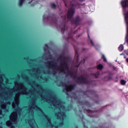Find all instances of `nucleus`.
I'll use <instances>...</instances> for the list:
<instances>
[{
    "label": "nucleus",
    "instance_id": "nucleus-1",
    "mask_svg": "<svg viewBox=\"0 0 128 128\" xmlns=\"http://www.w3.org/2000/svg\"><path fill=\"white\" fill-rule=\"evenodd\" d=\"M15 86L13 89H8L7 92L4 90V84L2 81H0V98L2 100H12L14 99L12 95L16 94L14 98V101L12 103V106L14 109V112L10 116V120L8 121L6 123L7 126L10 128H14V124L18 122V114L20 116V112L22 110L18 107L20 104V94H26L31 98V102L26 110V116L28 119L26 120V122L28 123L32 128H38L36 123L34 116V110H37L40 114V116H44L46 120L48 123L46 127L49 128H58L56 122L52 123L50 118L48 116L44 114L42 110L38 108L36 104V98H41L42 100L50 104L52 108H55L58 110V112L55 114L58 120H60L61 122L59 126H62L64 124V120L66 118V108L64 104L60 102V100L56 98V96L54 94H49L46 90H44L42 87L38 85L36 82H32L30 83L32 88V90L28 92L27 89L24 87L22 83H20L18 82H14Z\"/></svg>",
    "mask_w": 128,
    "mask_h": 128
},
{
    "label": "nucleus",
    "instance_id": "nucleus-2",
    "mask_svg": "<svg viewBox=\"0 0 128 128\" xmlns=\"http://www.w3.org/2000/svg\"><path fill=\"white\" fill-rule=\"evenodd\" d=\"M48 45L46 44L44 50L46 52H47V56H48L50 61H48L46 64L49 70H52V74H56L57 72H62V74H66V76H70L72 78H75L78 82L88 84L89 81L88 78H86L84 76L78 77L76 73L72 72L70 70L68 62L66 60L62 61V60H60V61L58 62V60L55 61L54 59L52 58V56L50 52H48Z\"/></svg>",
    "mask_w": 128,
    "mask_h": 128
},
{
    "label": "nucleus",
    "instance_id": "nucleus-3",
    "mask_svg": "<svg viewBox=\"0 0 128 128\" xmlns=\"http://www.w3.org/2000/svg\"><path fill=\"white\" fill-rule=\"evenodd\" d=\"M64 2L66 6H68L70 9L68 10L67 17H66V16H62L61 17V20H63V24L58 27V30H60L62 34H64V30H66V26L64 24H66V22H68V20L72 21V16H74V6H72V4L70 2L72 0H64Z\"/></svg>",
    "mask_w": 128,
    "mask_h": 128
},
{
    "label": "nucleus",
    "instance_id": "nucleus-4",
    "mask_svg": "<svg viewBox=\"0 0 128 128\" xmlns=\"http://www.w3.org/2000/svg\"><path fill=\"white\" fill-rule=\"evenodd\" d=\"M32 72L34 74L33 76H35L38 80H42V74H46V72H44V71L38 68H33L32 70Z\"/></svg>",
    "mask_w": 128,
    "mask_h": 128
},
{
    "label": "nucleus",
    "instance_id": "nucleus-5",
    "mask_svg": "<svg viewBox=\"0 0 128 128\" xmlns=\"http://www.w3.org/2000/svg\"><path fill=\"white\" fill-rule=\"evenodd\" d=\"M43 20L44 22H48L51 25L52 24H56V19L52 17H48L46 14L43 16Z\"/></svg>",
    "mask_w": 128,
    "mask_h": 128
},
{
    "label": "nucleus",
    "instance_id": "nucleus-6",
    "mask_svg": "<svg viewBox=\"0 0 128 128\" xmlns=\"http://www.w3.org/2000/svg\"><path fill=\"white\" fill-rule=\"evenodd\" d=\"M6 104H9V106H10V102L8 101L6 102V103L4 102L3 101L0 102V115L2 114V110H6Z\"/></svg>",
    "mask_w": 128,
    "mask_h": 128
},
{
    "label": "nucleus",
    "instance_id": "nucleus-7",
    "mask_svg": "<svg viewBox=\"0 0 128 128\" xmlns=\"http://www.w3.org/2000/svg\"><path fill=\"white\" fill-rule=\"evenodd\" d=\"M62 84L64 88V90L66 92H70V90H72V88H74L72 85L70 84H69L62 83Z\"/></svg>",
    "mask_w": 128,
    "mask_h": 128
},
{
    "label": "nucleus",
    "instance_id": "nucleus-8",
    "mask_svg": "<svg viewBox=\"0 0 128 128\" xmlns=\"http://www.w3.org/2000/svg\"><path fill=\"white\" fill-rule=\"evenodd\" d=\"M38 2V0H32L30 2H29L28 4H31L32 6H34L35 4H36Z\"/></svg>",
    "mask_w": 128,
    "mask_h": 128
},
{
    "label": "nucleus",
    "instance_id": "nucleus-9",
    "mask_svg": "<svg viewBox=\"0 0 128 128\" xmlns=\"http://www.w3.org/2000/svg\"><path fill=\"white\" fill-rule=\"evenodd\" d=\"M26 2V0H18V4L20 6H22L24 4V2Z\"/></svg>",
    "mask_w": 128,
    "mask_h": 128
},
{
    "label": "nucleus",
    "instance_id": "nucleus-10",
    "mask_svg": "<svg viewBox=\"0 0 128 128\" xmlns=\"http://www.w3.org/2000/svg\"><path fill=\"white\" fill-rule=\"evenodd\" d=\"M104 66H102V65L100 64H98L97 66V68H98V70H102Z\"/></svg>",
    "mask_w": 128,
    "mask_h": 128
},
{
    "label": "nucleus",
    "instance_id": "nucleus-11",
    "mask_svg": "<svg viewBox=\"0 0 128 128\" xmlns=\"http://www.w3.org/2000/svg\"><path fill=\"white\" fill-rule=\"evenodd\" d=\"M118 50H120V52H122V50H124V45L121 44L119 48H118Z\"/></svg>",
    "mask_w": 128,
    "mask_h": 128
},
{
    "label": "nucleus",
    "instance_id": "nucleus-12",
    "mask_svg": "<svg viewBox=\"0 0 128 128\" xmlns=\"http://www.w3.org/2000/svg\"><path fill=\"white\" fill-rule=\"evenodd\" d=\"M120 84L122 86H124V84H126V82L124 80H121Z\"/></svg>",
    "mask_w": 128,
    "mask_h": 128
},
{
    "label": "nucleus",
    "instance_id": "nucleus-13",
    "mask_svg": "<svg viewBox=\"0 0 128 128\" xmlns=\"http://www.w3.org/2000/svg\"><path fill=\"white\" fill-rule=\"evenodd\" d=\"M51 6L52 8H56V4H54V3L51 4Z\"/></svg>",
    "mask_w": 128,
    "mask_h": 128
},
{
    "label": "nucleus",
    "instance_id": "nucleus-14",
    "mask_svg": "<svg viewBox=\"0 0 128 128\" xmlns=\"http://www.w3.org/2000/svg\"><path fill=\"white\" fill-rule=\"evenodd\" d=\"M102 58L104 60V62H106V57L102 55Z\"/></svg>",
    "mask_w": 128,
    "mask_h": 128
},
{
    "label": "nucleus",
    "instance_id": "nucleus-15",
    "mask_svg": "<svg viewBox=\"0 0 128 128\" xmlns=\"http://www.w3.org/2000/svg\"><path fill=\"white\" fill-rule=\"evenodd\" d=\"M90 42H91L92 46H94V42H92V40H90Z\"/></svg>",
    "mask_w": 128,
    "mask_h": 128
},
{
    "label": "nucleus",
    "instance_id": "nucleus-16",
    "mask_svg": "<svg viewBox=\"0 0 128 128\" xmlns=\"http://www.w3.org/2000/svg\"><path fill=\"white\" fill-rule=\"evenodd\" d=\"M5 112H8V110H6V109H5Z\"/></svg>",
    "mask_w": 128,
    "mask_h": 128
},
{
    "label": "nucleus",
    "instance_id": "nucleus-17",
    "mask_svg": "<svg viewBox=\"0 0 128 128\" xmlns=\"http://www.w3.org/2000/svg\"><path fill=\"white\" fill-rule=\"evenodd\" d=\"M95 78H98V75H95Z\"/></svg>",
    "mask_w": 128,
    "mask_h": 128
},
{
    "label": "nucleus",
    "instance_id": "nucleus-18",
    "mask_svg": "<svg viewBox=\"0 0 128 128\" xmlns=\"http://www.w3.org/2000/svg\"><path fill=\"white\" fill-rule=\"evenodd\" d=\"M80 2H84V0H80Z\"/></svg>",
    "mask_w": 128,
    "mask_h": 128
},
{
    "label": "nucleus",
    "instance_id": "nucleus-19",
    "mask_svg": "<svg viewBox=\"0 0 128 128\" xmlns=\"http://www.w3.org/2000/svg\"><path fill=\"white\" fill-rule=\"evenodd\" d=\"M126 60L128 62V58L126 59Z\"/></svg>",
    "mask_w": 128,
    "mask_h": 128
},
{
    "label": "nucleus",
    "instance_id": "nucleus-20",
    "mask_svg": "<svg viewBox=\"0 0 128 128\" xmlns=\"http://www.w3.org/2000/svg\"><path fill=\"white\" fill-rule=\"evenodd\" d=\"M76 56H78V54H76Z\"/></svg>",
    "mask_w": 128,
    "mask_h": 128
},
{
    "label": "nucleus",
    "instance_id": "nucleus-21",
    "mask_svg": "<svg viewBox=\"0 0 128 128\" xmlns=\"http://www.w3.org/2000/svg\"><path fill=\"white\" fill-rule=\"evenodd\" d=\"M88 38H90V35H88Z\"/></svg>",
    "mask_w": 128,
    "mask_h": 128
},
{
    "label": "nucleus",
    "instance_id": "nucleus-22",
    "mask_svg": "<svg viewBox=\"0 0 128 128\" xmlns=\"http://www.w3.org/2000/svg\"><path fill=\"white\" fill-rule=\"evenodd\" d=\"M47 74H50V72H48Z\"/></svg>",
    "mask_w": 128,
    "mask_h": 128
},
{
    "label": "nucleus",
    "instance_id": "nucleus-23",
    "mask_svg": "<svg viewBox=\"0 0 128 128\" xmlns=\"http://www.w3.org/2000/svg\"><path fill=\"white\" fill-rule=\"evenodd\" d=\"M0 128H2V126H0Z\"/></svg>",
    "mask_w": 128,
    "mask_h": 128
},
{
    "label": "nucleus",
    "instance_id": "nucleus-24",
    "mask_svg": "<svg viewBox=\"0 0 128 128\" xmlns=\"http://www.w3.org/2000/svg\"><path fill=\"white\" fill-rule=\"evenodd\" d=\"M26 79L28 80V77H26Z\"/></svg>",
    "mask_w": 128,
    "mask_h": 128
}]
</instances>
